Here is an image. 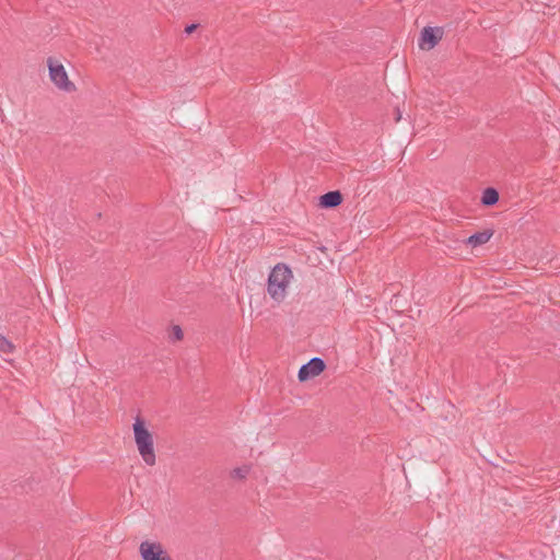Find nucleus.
I'll use <instances>...</instances> for the list:
<instances>
[{"label":"nucleus","instance_id":"4468645a","mask_svg":"<svg viewBox=\"0 0 560 560\" xmlns=\"http://www.w3.org/2000/svg\"><path fill=\"white\" fill-rule=\"evenodd\" d=\"M401 115L399 113V110H397V114H396V121H398L400 119Z\"/></svg>","mask_w":560,"mask_h":560},{"label":"nucleus","instance_id":"1a4fd4ad","mask_svg":"<svg viewBox=\"0 0 560 560\" xmlns=\"http://www.w3.org/2000/svg\"><path fill=\"white\" fill-rule=\"evenodd\" d=\"M499 191L493 187H487L482 191L481 196V205L485 207H492L498 203L499 201Z\"/></svg>","mask_w":560,"mask_h":560},{"label":"nucleus","instance_id":"20e7f679","mask_svg":"<svg viewBox=\"0 0 560 560\" xmlns=\"http://www.w3.org/2000/svg\"><path fill=\"white\" fill-rule=\"evenodd\" d=\"M142 560H173L160 541L144 540L139 546Z\"/></svg>","mask_w":560,"mask_h":560},{"label":"nucleus","instance_id":"423d86ee","mask_svg":"<svg viewBox=\"0 0 560 560\" xmlns=\"http://www.w3.org/2000/svg\"><path fill=\"white\" fill-rule=\"evenodd\" d=\"M326 369V363L320 358H313L307 363L303 364L298 373L300 382H306L318 376Z\"/></svg>","mask_w":560,"mask_h":560},{"label":"nucleus","instance_id":"f03ea898","mask_svg":"<svg viewBox=\"0 0 560 560\" xmlns=\"http://www.w3.org/2000/svg\"><path fill=\"white\" fill-rule=\"evenodd\" d=\"M291 277L292 271L287 265L278 264L273 267L267 283V291L271 299L278 303L283 301Z\"/></svg>","mask_w":560,"mask_h":560},{"label":"nucleus","instance_id":"39448f33","mask_svg":"<svg viewBox=\"0 0 560 560\" xmlns=\"http://www.w3.org/2000/svg\"><path fill=\"white\" fill-rule=\"evenodd\" d=\"M443 35L442 26H424L420 32L419 47L423 50H431L443 38Z\"/></svg>","mask_w":560,"mask_h":560},{"label":"nucleus","instance_id":"9d476101","mask_svg":"<svg viewBox=\"0 0 560 560\" xmlns=\"http://www.w3.org/2000/svg\"><path fill=\"white\" fill-rule=\"evenodd\" d=\"M14 345L8 340L4 336L0 335V352L12 353L14 351Z\"/></svg>","mask_w":560,"mask_h":560},{"label":"nucleus","instance_id":"6e6552de","mask_svg":"<svg viewBox=\"0 0 560 560\" xmlns=\"http://www.w3.org/2000/svg\"><path fill=\"white\" fill-rule=\"evenodd\" d=\"M493 235L492 230H483L481 232L474 233L467 240V243L472 247H477L486 244Z\"/></svg>","mask_w":560,"mask_h":560},{"label":"nucleus","instance_id":"9b49d317","mask_svg":"<svg viewBox=\"0 0 560 560\" xmlns=\"http://www.w3.org/2000/svg\"><path fill=\"white\" fill-rule=\"evenodd\" d=\"M249 469L247 467H237L231 471V476L235 479H245Z\"/></svg>","mask_w":560,"mask_h":560},{"label":"nucleus","instance_id":"f257e3e1","mask_svg":"<svg viewBox=\"0 0 560 560\" xmlns=\"http://www.w3.org/2000/svg\"><path fill=\"white\" fill-rule=\"evenodd\" d=\"M133 435L138 451L149 466L155 464V452L153 446L152 433L145 427V422L142 418L137 417L133 423Z\"/></svg>","mask_w":560,"mask_h":560},{"label":"nucleus","instance_id":"f8f14e48","mask_svg":"<svg viewBox=\"0 0 560 560\" xmlns=\"http://www.w3.org/2000/svg\"><path fill=\"white\" fill-rule=\"evenodd\" d=\"M184 337V332L182 330V328L177 325L173 326V331H172V336L171 338L175 341L177 340H182Z\"/></svg>","mask_w":560,"mask_h":560},{"label":"nucleus","instance_id":"ddd939ff","mask_svg":"<svg viewBox=\"0 0 560 560\" xmlns=\"http://www.w3.org/2000/svg\"><path fill=\"white\" fill-rule=\"evenodd\" d=\"M198 26H199V24H195V23L189 24V25H187V26L185 27V33H186L187 35H190V34H192V33L197 30V27H198Z\"/></svg>","mask_w":560,"mask_h":560},{"label":"nucleus","instance_id":"7ed1b4c3","mask_svg":"<svg viewBox=\"0 0 560 560\" xmlns=\"http://www.w3.org/2000/svg\"><path fill=\"white\" fill-rule=\"evenodd\" d=\"M49 78L51 82L65 92L71 93L77 90L75 84L69 80L67 71L61 63H57L52 57L47 59Z\"/></svg>","mask_w":560,"mask_h":560},{"label":"nucleus","instance_id":"0eeeda50","mask_svg":"<svg viewBox=\"0 0 560 560\" xmlns=\"http://www.w3.org/2000/svg\"><path fill=\"white\" fill-rule=\"evenodd\" d=\"M342 201V194L339 190H331L319 197V207L323 209H332L341 205Z\"/></svg>","mask_w":560,"mask_h":560}]
</instances>
